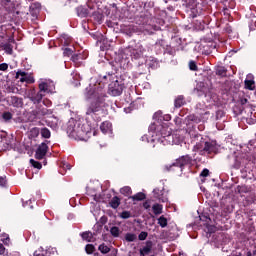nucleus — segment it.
I'll return each mask as SVG.
<instances>
[{
    "label": "nucleus",
    "mask_w": 256,
    "mask_h": 256,
    "mask_svg": "<svg viewBox=\"0 0 256 256\" xmlns=\"http://www.w3.org/2000/svg\"><path fill=\"white\" fill-rule=\"evenodd\" d=\"M203 151L206 153H217L219 151V145H217V142H205Z\"/></svg>",
    "instance_id": "obj_10"
},
{
    "label": "nucleus",
    "mask_w": 256,
    "mask_h": 256,
    "mask_svg": "<svg viewBox=\"0 0 256 256\" xmlns=\"http://www.w3.org/2000/svg\"><path fill=\"white\" fill-rule=\"evenodd\" d=\"M149 130H150V131H157V127L155 126V124H152V125L149 127Z\"/></svg>",
    "instance_id": "obj_57"
},
{
    "label": "nucleus",
    "mask_w": 256,
    "mask_h": 256,
    "mask_svg": "<svg viewBox=\"0 0 256 256\" xmlns=\"http://www.w3.org/2000/svg\"><path fill=\"white\" fill-rule=\"evenodd\" d=\"M250 189L249 187L245 185H238L235 189V193H239V195H243V193H249Z\"/></svg>",
    "instance_id": "obj_31"
},
{
    "label": "nucleus",
    "mask_w": 256,
    "mask_h": 256,
    "mask_svg": "<svg viewBox=\"0 0 256 256\" xmlns=\"http://www.w3.org/2000/svg\"><path fill=\"white\" fill-rule=\"evenodd\" d=\"M152 249H153V241L147 240L146 245L142 249H140V255L142 256L149 255Z\"/></svg>",
    "instance_id": "obj_13"
},
{
    "label": "nucleus",
    "mask_w": 256,
    "mask_h": 256,
    "mask_svg": "<svg viewBox=\"0 0 256 256\" xmlns=\"http://www.w3.org/2000/svg\"><path fill=\"white\" fill-rule=\"evenodd\" d=\"M91 100L86 107L87 117H91L94 121H101V115H105V97L107 93L103 90V86L92 88L90 93Z\"/></svg>",
    "instance_id": "obj_1"
},
{
    "label": "nucleus",
    "mask_w": 256,
    "mask_h": 256,
    "mask_svg": "<svg viewBox=\"0 0 256 256\" xmlns=\"http://www.w3.org/2000/svg\"><path fill=\"white\" fill-rule=\"evenodd\" d=\"M200 177H209V169L204 168L200 173Z\"/></svg>",
    "instance_id": "obj_50"
},
{
    "label": "nucleus",
    "mask_w": 256,
    "mask_h": 256,
    "mask_svg": "<svg viewBox=\"0 0 256 256\" xmlns=\"http://www.w3.org/2000/svg\"><path fill=\"white\" fill-rule=\"evenodd\" d=\"M191 163H193V157L187 154L177 158L171 165L166 166V169L167 171H179L183 173L186 165H191Z\"/></svg>",
    "instance_id": "obj_3"
},
{
    "label": "nucleus",
    "mask_w": 256,
    "mask_h": 256,
    "mask_svg": "<svg viewBox=\"0 0 256 256\" xmlns=\"http://www.w3.org/2000/svg\"><path fill=\"white\" fill-rule=\"evenodd\" d=\"M0 139H1V141H3L4 139H7V132H1Z\"/></svg>",
    "instance_id": "obj_55"
},
{
    "label": "nucleus",
    "mask_w": 256,
    "mask_h": 256,
    "mask_svg": "<svg viewBox=\"0 0 256 256\" xmlns=\"http://www.w3.org/2000/svg\"><path fill=\"white\" fill-rule=\"evenodd\" d=\"M244 89H248V91H255V80L246 79L244 81Z\"/></svg>",
    "instance_id": "obj_26"
},
{
    "label": "nucleus",
    "mask_w": 256,
    "mask_h": 256,
    "mask_svg": "<svg viewBox=\"0 0 256 256\" xmlns=\"http://www.w3.org/2000/svg\"><path fill=\"white\" fill-rule=\"evenodd\" d=\"M125 52L130 53L132 59H141L143 57V50L140 48H128Z\"/></svg>",
    "instance_id": "obj_11"
},
{
    "label": "nucleus",
    "mask_w": 256,
    "mask_h": 256,
    "mask_svg": "<svg viewBox=\"0 0 256 256\" xmlns=\"http://www.w3.org/2000/svg\"><path fill=\"white\" fill-rule=\"evenodd\" d=\"M129 199H132V201H145L147 199V196L143 192H138L133 196H130Z\"/></svg>",
    "instance_id": "obj_25"
},
{
    "label": "nucleus",
    "mask_w": 256,
    "mask_h": 256,
    "mask_svg": "<svg viewBox=\"0 0 256 256\" xmlns=\"http://www.w3.org/2000/svg\"><path fill=\"white\" fill-rule=\"evenodd\" d=\"M98 251H100V253H102V255H107V253H109L111 251V248H109V246L105 245V243L100 244L98 247Z\"/></svg>",
    "instance_id": "obj_35"
},
{
    "label": "nucleus",
    "mask_w": 256,
    "mask_h": 256,
    "mask_svg": "<svg viewBox=\"0 0 256 256\" xmlns=\"http://www.w3.org/2000/svg\"><path fill=\"white\" fill-rule=\"evenodd\" d=\"M160 134L163 139H166V141H169V143H171V139H173V134H171V131L166 132L165 127H162V129L160 130Z\"/></svg>",
    "instance_id": "obj_24"
},
{
    "label": "nucleus",
    "mask_w": 256,
    "mask_h": 256,
    "mask_svg": "<svg viewBox=\"0 0 256 256\" xmlns=\"http://www.w3.org/2000/svg\"><path fill=\"white\" fill-rule=\"evenodd\" d=\"M94 19L97 21V23H103V15L100 14L99 12H94L93 13Z\"/></svg>",
    "instance_id": "obj_43"
},
{
    "label": "nucleus",
    "mask_w": 256,
    "mask_h": 256,
    "mask_svg": "<svg viewBox=\"0 0 256 256\" xmlns=\"http://www.w3.org/2000/svg\"><path fill=\"white\" fill-rule=\"evenodd\" d=\"M120 217H121V219H129V218H131V212H129V211H123V212L120 214Z\"/></svg>",
    "instance_id": "obj_46"
},
{
    "label": "nucleus",
    "mask_w": 256,
    "mask_h": 256,
    "mask_svg": "<svg viewBox=\"0 0 256 256\" xmlns=\"http://www.w3.org/2000/svg\"><path fill=\"white\" fill-rule=\"evenodd\" d=\"M143 207H144V209H146V211H151V201L146 200V201L143 203Z\"/></svg>",
    "instance_id": "obj_49"
},
{
    "label": "nucleus",
    "mask_w": 256,
    "mask_h": 256,
    "mask_svg": "<svg viewBox=\"0 0 256 256\" xmlns=\"http://www.w3.org/2000/svg\"><path fill=\"white\" fill-rule=\"evenodd\" d=\"M185 96L179 95L175 100H174V106L176 109H181L183 105H185Z\"/></svg>",
    "instance_id": "obj_19"
},
{
    "label": "nucleus",
    "mask_w": 256,
    "mask_h": 256,
    "mask_svg": "<svg viewBox=\"0 0 256 256\" xmlns=\"http://www.w3.org/2000/svg\"><path fill=\"white\" fill-rule=\"evenodd\" d=\"M224 31H226V33H233V29L229 25H227V27L224 28Z\"/></svg>",
    "instance_id": "obj_56"
},
{
    "label": "nucleus",
    "mask_w": 256,
    "mask_h": 256,
    "mask_svg": "<svg viewBox=\"0 0 256 256\" xmlns=\"http://www.w3.org/2000/svg\"><path fill=\"white\" fill-rule=\"evenodd\" d=\"M167 224H168V222H167V219L165 218V216L162 215L158 218V225H160V227H162V229H165V227H167Z\"/></svg>",
    "instance_id": "obj_37"
},
{
    "label": "nucleus",
    "mask_w": 256,
    "mask_h": 256,
    "mask_svg": "<svg viewBox=\"0 0 256 256\" xmlns=\"http://www.w3.org/2000/svg\"><path fill=\"white\" fill-rule=\"evenodd\" d=\"M120 193L121 195H124V197H131L133 190H131V187L129 186H124L120 189Z\"/></svg>",
    "instance_id": "obj_30"
},
{
    "label": "nucleus",
    "mask_w": 256,
    "mask_h": 256,
    "mask_svg": "<svg viewBox=\"0 0 256 256\" xmlns=\"http://www.w3.org/2000/svg\"><path fill=\"white\" fill-rule=\"evenodd\" d=\"M187 119H188V121H192V122H194V123H197V116H195V115H189L188 117H187Z\"/></svg>",
    "instance_id": "obj_53"
},
{
    "label": "nucleus",
    "mask_w": 256,
    "mask_h": 256,
    "mask_svg": "<svg viewBox=\"0 0 256 256\" xmlns=\"http://www.w3.org/2000/svg\"><path fill=\"white\" fill-rule=\"evenodd\" d=\"M235 256H243V254L239 253V254H236Z\"/></svg>",
    "instance_id": "obj_63"
},
{
    "label": "nucleus",
    "mask_w": 256,
    "mask_h": 256,
    "mask_svg": "<svg viewBox=\"0 0 256 256\" xmlns=\"http://www.w3.org/2000/svg\"><path fill=\"white\" fill-rule=\"evenodd\" d=\"M155 199H158V201H161L162 203H166L167 197H165V192L159 188H155L153 190Z\"/></svg>",
    "instance_id": "obj_12"
},
{
    "label": "nucleus",
    "mask_w": 256,
    "mask_h": 256,
    "mask_svg": "<svg viewBox=\"0 0 256 256\" xmlns=\"http://www.w3.org/2000/svg\"><path fill=\"white\" fill-rule=\"evenodd\" d=\"M47 151H49V146H47V143L42 142L35 152V159H44L45 155H47Z\"/></svg>",
    "instance_id": "obj_9"
},
{
    "label": "nucleus",
    "mask_w": 256,
    "mask_h": 256,
    "mask_svg": "<svg viewBox=\"0 0 256 256\" xmlns=\"http://www.w3.org/2000/svg\"><path fill=\"white\" fill-rule=\"evenodd\" d=\"M249 105V100L245 97H240L237 104L233 108L235 115H241L245 111V107Z\"/></svg>",
    "instance_id": "obj_6"
},
{
    "label": "nucleus",
    "mask_w": 256,
    "mask_h": 256,
    "mask_svg": "<svg viewBox=\"0 0 256 256\" xmlns=\"http://www.w3.org/2000/svg\"><path fill=\"white\" fill-rule=\"evenodd\" d=\"M3 101V94L0 92V102Z\"/></svg>",
    "instance_id": "obj_59"
},
{
    "label": "nucleus",
    "mask_w": 256,
    "mask_h": 256,
    "mask_svg": "<svg viewBox=\"0 0 256 256\" xmlns=\"http://www.w3.org/2000/svg\"><path fill=\"white\" fill-rule=\"evenodd\" d=\"M63 53L65 57H71V55H73V49L65 48Z\"/></svg>",
    "instance_id": "obj_47"
},
{
    "label": "nucleus",
    "mask_w": 256,
    "mask_h": 256,
    "mask_svg": "<svg viewBox=\"0 0 256 256\" xmlns=\"http://www.w3.org/2000/svg\"><path fill=\"white\" fill-rule=\"evenodd\" d=\"M27 75H29L27 72L23 70H18L16 72V79H19L20 77H27Z\"/></svg>",
    "instance_id": "obj_45"
},
{
    "label": "nucleus",
    "mask_w": 256,
    "mask_h": 256,
    "mask_svg": "<svg viewBox=\"0 0 256 256\" xmlns=\"http://www.w3.org/2000/svg\"><path fill=\"white\" fill-rule=\"evenodd\" d=\"M109 205L112 209H118L119 205H121V199L118 196H114L110 200Z\"/></svg>",
    "instance_id": "obj_23"
},
{
    "label": "nucleus",
    "mask_w": 256,
    "mask_h": 256,
    "mask_svg": "<svg viewBox=\"0 0 256 256\" xmlns=\"http://www.w3.org/2000/svg\"><path fill=\"white\" fill-rule=\"evenodd\" d=\"M30 165L34 167V169H42L43 165L39 161H35L34 159H30Z\"/></svg>",
    "instance_id": "obj_41"
},
{
    "label": "nucleus",
    "mask_w": 256,
    "mask_h": 256,
    "mask_svg": "<svg viewBox=\"0 0 256 256\" xmlns=\"http://www.w3.org/2000/svg\"><path fill=\"white\" fill-rule=\"evenodd\" d=\"M189 69H190V71H199V67L197 66V62H195L194 60H191L189 62Z\"/></svg>",
    "instance_id": "obj_42"
},
{
    "label": "nucleus",
    "mask_w": 256,
    "mask_h": 256,
    "mask_svg": "<svg viewBox=\"0 0 256 256\" xmlns=\"http://www.w3.org/2000/svg\"><path fill=\"white\" fill-rule=\"evenodd\" d=\"M67 134L72 139H79L85 141L91 135V128L87 124L81 123L79 120H72L67 127Z\"/></svg>",
    "instance_id": "obj_2"
},
{
    "label": "nucleus",
    "mask_w": 256,
    "mask_h": 256,
    "mask_svg": "<svg viewBox=\"0 0 256 256\" xmlns=\"http://www.w3.org/2000/svg\"><path fill=\"white\" fill-rule=\"evenodd\" d=\"M154 30H155V31H158V30H159V27L155 26Z\"/></svg>",
    "instance_id": "obj_62"
},
{
    "label": "nucleus",
    "mask_w": 256,
    "mask_h": 256,
    "mask_svg": "<svg viewBox=\"0 0 256 256\" xmlns=\"http://www.w3.org/2000/svg\"><path fill=\"white\" fill-rule=\"evenodd\" d=\"M152 211H153L154 215H161L163 213V205L159 204V203H155L152 206Z\"/></svg>",
    "instance_id": "obj_28"
},
{
    "label": "nucleus",
    "mask_w": 256,
    "mask_h": 256,
    "mask_svg": "<svg viewBox=\"0 0 256 256\" xmlns=\"http://www.w3.org/2000/svg\"><path fill=\"white\" fill-rule=\"evenodd\" d=\"M252 255H253V256H256V250H254V251L252 252Z\"/></svg>",
    "instance_id": "obj_61"
},
{
    "label": "nucleus",
    "mask_w": 256,
    "mask_h": 256,
    "mask_svg": "<svg viewBox=\"0 0 256 256\" xmlns=\"http://www.w3.org/2000/svg\"><path fill=\"white\" fill-rule=\"evenodd\" d=\"M0 255H5V246L0 243Z\"/></svg>",
    "instance_id": "obj_54"
},
{
    "label": "nucleus",
    "mask_w": 256,
    "mask_h": 256,
    "mask_svg": "<svg viewBox=\"0 0 256 256\" xmlns=\"http://www.w3.org/2000/svg\"><path fill=\"white\" fill-rule=\"evenodd\" d=\"M37 256H43V254H39V255H37Z\"/></svg>",
    "instance_id": "obj_64"
},
{
    "label": "nucleus",
    "mask_w": 256,
    "mask_h": 256,
    "mask_svg": "<svg viewBox=\"0 0 256 256\" xmlns=\"http://www.w3.org/2000/svg\"><path fill=\"white\" fill-rule=\"evenodd\" d=\"M44 94L42 92H32L29 99L30 101H33L34 103H41V101L43 100Z\"/></svg>",
    "instance_id": "obj_17"
},
{
    "label": "nucleus",
    "mask_w": 256,
    "mask_h": 256,
    "mask_svg": "<svg viewBox=\"0 0 256 256\" xmlns=\"http://www.w3.org/2000/svg\"><path fill=\"white\" fill-rule=\"evenodd\" d=\"M194 93L198 97H203V95L207 97V95L209 94V87L204 82H199L194 89Z\"/></svg>",
    "instance_id": "obj_7"
},
{
    "label": "nucleus",
    "mask_w": 256,
    "mask_h": 256,
    "mask_svg": "<svg viewBox=\"0 0 256 256\" xmlns=\"http://www.w3.org/2000/svg\"><path fill=\"white\" fill-rule=\"evenodd\" d=\"M110 233H111L112 237H119V235H120V233H121V230L119 229V227L113 226V227L110 229Z\"/></svg>",
    "instance_id": "obj_38"
},
{
    "label": "nucleus",
    "mask_w": 256,
    "mask_h": 256,
    "mask_svg": "<svg viewBox=\"0 0 256 256\" xmlns=\"http://www.w3.org/2000/svg\"><path fill=\"white\" fill-rule=\"evenodd\" d=\"M39 89H40V93H47V91H49V83L47 82H42L39 84Z\"/></svg>",
    "instance_id": "obj_36"
},
{
    "label": "nucleus",
    "mask_w": 256,
    "mask_h": 256,
    "mask_svg": "<svg viewBox=\"0 0 256 256\" xmlns=\"http://www.w3.org/2000/svg\"><path fill=\"white\" fill-rule=\"evenodd\" d=\"M34 115V119H41V117H45V115H51V110L47 109L45 106H37L35 110L32 111Z\"/></svg>",
    "instance_id": "obj_8"
},
{
    "label": "nucleus",
    "mask_w": 256,
    "mask_h": 256,
    "mask_svg": "<svg viewBox=\"0 0 256 256\" xmlns=\"http://www.w3.org/2000/svg\"><path fill=\"white\" fill-rule=\"evenodd\" d=\"M84 59H87V53L85 52L76 53L71 56V61H73V63H80L84 61Z\"/></svg>",
    "instance_id": "obj_16"
},
{
    "label": "nucleus",
    "mask_w": 256,
    "mask_h": 256,
    "mask_svg": "<svg viewBox=\"0 0 256 256\" xmlns=\"http://www.w3.org/2000/svg\"><path fill=\"white\" fill-rule=\"evenodd\" d=\"M10 103L13 105V107H23V98L12 96L10 98Z\"/></svg>",
    "instance_id": "obj_20"
},
{
    "label": "nucleus",
    "mask_w": 256,
    "mask_h": 256,
    "mask_svg": "<svg viewBox=\"0 0 256 256\" xmlns=\"http://www.w3.org/2000/svg\"><path fill=\"white\" fill-rule=\"evenodd\" d=\"M29 9L32 15H37L38 13H41L42 5L40 2H33L30 4Z\"/></svg>",
    "instance_id": "obj_14"
},
{
    "label": "nucleus",
    "mask_w": 256,
    "mask_h": 256,
    "mask_svg": "<svg viewBox=\"0 0 256 256\" xmlns=\"http://www.w3.org/2000/svg\"><path fill=\"white\" fill-rule=\"evenodd\" d=\"M41 135L44 139H49L51 137V131L48 128H42Z\"/></svg>",
    "instance_id": "obj_40"
},
{
    "label": "nucleus",
    "mask_w": 256,
    "mask_h": 256,
    "mask_svg": "<svg viewBox=\"0 0 256 256\" xmlns=\"http://www.w3.org/2000/svg\"><path fill=\"white\" fill-rule=\"evenodd\" d=\"M111 127L112 124L109 121H104L101 125H100V131H102V133H109V131H111Z\"/></svg>",
    "instance_id": "obj_27"
},
{
    "label": "nucleus",
    "mask_w": 256,
    "mask_h": 256,
    "mask_svg": "<svg viewBox=\"0 0 256 256\" xmlns=\"http://www.w3.org/2000/svg\"><path fill=\"white\" fill-rule=\"evenodd\" d=\"M216 75H219V77H227V68H225V66H217Z\"/></svg>",
    "instance_id": "obj_29"
},
{
    "label": "nucleus",
    "mask_w": 256,
    "mask_h": 256,
    "mask_svg": "<svg viewBox=\"0 0 256 256\" xmlns=\"http://www.w3.org/2000/svg\"><path fill=\"white\" fill-rule=\"evenodd\" d=\"M0 187H7V178L0 176Z\"/></svg>",
    "instance_id": "obj_48"
},
{
    "label": "nucleus",
    "mask_w": 256,
    "mask_h": 256,
    "mask_svg": "<svg viewBox=\"0 0 256 256\" xmlns=\"http://www.w3.org/2000/svg\"><path fill=\"white\" fill-rule=\"evenodd\" d=\"M108 93L112 95V97H119L121 93H123V85L119 83V80L116 79L112 80V82L108 86Z\"/></svg>",
    "instance_id": "obj_5"
},
{
    "label": "nucleus",
    "mask_w": 256,
    "mask_h": 256,
    "mask_svg": "<svg viewBox=\"0 0 256 256\" xmlns=\"http://www.w3.org/2000/svg\"><path fill=\"white\" fill-rule=\"evenodd\" d=\"M207 219H208V221H207ZM209 221H211V218L206 217V222L209 223Z\"/></svg>",
    "instance_id": "obj_60"
},
{
    "label": "nucleus",
    "mask_w": 256,
    "mask_h": 256,
    "mask_svg": "<svg viewBox=\"0 0 256 256\" xmlns=\"http://www.w3.org/2000/svg\"><path fill=\"white\" fill-rule=\"evenodd\" d=\"M85 251L87 255H93V253H95V246L93 244H87L85 246Z\"/></svg>",
    "instance_id": "obj_39"
},
{
    "label": "nucleus",
    "mask_w": 256,
    "mask_h": 256,
    "mask_svg": "<svg viewBox=\"0 0 256 256\" xmlns=\"http://www.w3.org/2000/svg\"><path fill=\"white\" fill-rule=\"evenodd\" d=\"M0 47L7 53V55H13V45L10 43H1Z\"/></svg>",
    "instance_id": "obj_21"
},
{
    "label": "nucleus",
    "mask_w": 256,
    "mask_h": 256,
    "mask_svg": "<svg viewBox=\"0 0 256 256\" xmlns=\"http://www.w3.org/2000/svg\"><path fill=\"white\" fill-rule=\"evenodd\" d=\"M2 119L5 123L11 122V119H13V113L9 111H5L2 113Z\"/></svg>",
    "instance_id": "obj_32"
},
{
    "label": "nucleus",
    "mask_w": 256,
    "mask_h": 256,
    "mask_svg": "<svg viewBox=\"0 0 256 256\" xmlns=\"http://www.w3.org/2000/svg\"><path fill=\"white\" fill-rule=\"evenodd\" d=\"M194 139H201L200 142L196 143L194 149H196V151H203V149H205V143H207V141L203 140V137H201V135L199 134H195Z\"/></svg>",
    "instance_id": "obj_15"
},
{
    "label": "nucleus",
    "mask_w": 256,
    "mask_h": 256,
    "mask_svg": "<svg viewBox=\"0 0 256 256\" xmlns=\"http://www.w3.org/2000/svg\"><path fill=\"white\" fill-rule=\"evenodd\" d=\"M164 119H165V121H171V115H166V116L164 117Z\"/></svg>",
    "instance_id": "obj_58"
},
{
    "label": "nucleus",
    "mask_w": 256,
    "mask_h": 256,
    "mask_svg": "<svg viewBox=\"0 0 256 256\" xmlns=\"http://www.w3.org/2000/svg\"><path fill=\"white\" fill-rule=\"evenodd\" d=\"M125 241H127V243H133V241H137V234L126 233L125 234Z\"/></svg>",
    "instance_id": "obj_34"
},
{
    "label": "nucleus",
    "mask_w": 256,
    "mask_h": 256,
    "mask_svg": "<svg viewBox=\"0 0 256 256\" xmlns=\"http://www.w3.org/2000/svg\"><path fill=\"white\" fill-rule=\"evenodd\" d=\"M7 69H9V64L7 63L0 64V71H7Z\"/></svg>",
    "instance_id": "obj_51"
},
{
    "label": "nucleus",
    "mask_w": 256,
    "mask_h": 256,
    "mask_svg": "<svg viewBox=\"0 0 256 256\" xmlns=\"http://www.w3.org/2000/svg\"><path fill=\"white\" fill-rule=\"evenodd\" d=\"M107 221H108L107 216H102L99 220V223H100V225H105V224H107Z\"/></svg>",
    "instance_id": "obj_52"
},
{
    "label": "nucleus",
    "mask_w": 256,
    "mask_h": 256,
    "mask_svg": "<svg viewBox=\"0 0 256 256\" xmlns=\"http://www.w3.org/2000/svg\"><path fill=\"white\" fill-rule=\"evenodd\" d=\"M106 75H104L102 77L101 83L95 84L93 89H95V87L97 86V88L99 87H103V89L105 88V84L109 83V81L113 82L114 79H117V66H115V64H113L112 62H109L106 65Z\"/></svg>",
    "instance_id": "obj_4"
},
{
    "label": "nucleus",
    "mask_w": 256,
    "mask_h": 256,
    "mask_svg": "<svg viewBox=\"0 0 256 256\" xmlns=\"http://www.w3.org/2000/svg\"><path fill=\"white\" fill-rule=\"evenodd\" d=\"M18 79L21 81V83H35V79L29 76V74H26V76H20Z\"/></svg>",
    "instance_id": "obj_33"
},
{
    "label": "nucleus",
    "mask_w": 256,
    "mask_h": 256,
    "mask_svg": "<svg viewBox=\"0 0 256 256\" xmlns=\"http://www.w3.org/2000/svg\"><path fill=\"white\" fill-rule=\"evenodd\" d=\"M83 241H87V243H91L93 241V232L85 231L80 234Z\"/></svg>",
    "instance_id": "obj_22"
},
{
    "label": "nucleus",
    "mask_w": 256,
    "mask_h": 256,
    "mask_svg": "<svg viewBox=\"0 0 256 256\" xmlns=\"http://www.w3.org/2000/svg\"><path fill=\"white\" fill-rule=\"evenodd\" d=\"M76 13H77L78 17H81V18L89 17V9H87L83 6H78L76 8Z\"/></svg>",
    "instance_id": "obj_18"
},
{
    "label": "nucleus",
    "mask_w": 256,
    "mask_h": 256,
    "mask_svg": "<svg viewBox=\"0 0 256 256\" xmlns=\"http://www.w3.org/2000/svg\"><path fill=\"white\" fill-rule=\"evenodd\" d=\"M147 237H149V233L142 231L139 235H138V239L139 241H145V239H147Z\"/></svg>",
    "instance_id": "obj_44"
}]
</instances>
